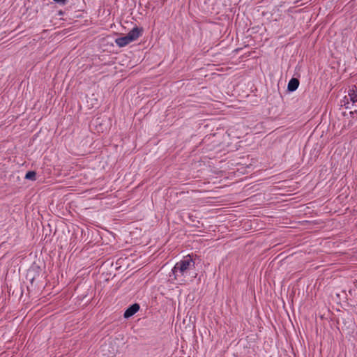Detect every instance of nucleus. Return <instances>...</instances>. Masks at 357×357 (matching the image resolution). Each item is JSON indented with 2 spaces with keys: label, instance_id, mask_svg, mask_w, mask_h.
<instances>
[{
  "label": "nucleus",
  "instance_id": "nucleus-6",
  "mask_svg": "<svg viewBox=\"0 0 357 357\" xmlns=\"http://www.w3.org/2000/svg\"><path fill=\"white\" fill-rule=\"evenodd\" d=\"M115 43L119 47H124L127 45H128L130 43V40L126 37V36H124L123 37L118 38L115 40Z\"/></svg>",
  "mask_w": 357,
  "mask_h": 357
},
{
  "label": "nucleus",
  "instance_id": "nucleus-4",
  "mask_svg": "<svg viewBox=\"0 0 357 357\" xmlns=\"http://www.w3.org/2000/svg\"><path fill=\"white\" fill-rule=\"evenodd\" d=\"M299 86V81L297 78H291L288 83L287 89L289 91H296Z\"/></svg>",
  "mask_w": 357,
  "mask_h": 357
},
{
  "label": "nucleus",
  "instance_id": "nucleus-7",
  "mask_svg": "<svg viewBox=\"0 0 357 357\" xmlns=\"http://www.w3.org/2000/svg\"><path fill=\"white\" fill-rule=\"evenodd\" d=\"M36 174L34 171H29L26 174L25 178L31 180V181H34V180H36Z\"/></svg>",
  "mask_w": 357,
  "mask_h": 357
},
{
  "label": "nucleus",
  "instance_id": "nucleus-1",
  "mask_svg": "<svg viewBox=\"0 0 357 357\" xmlns=\"http://www.w3.org/2000/svg\"><path fill=\"white\" fill-rule=\"evenodd\" d=\"M195 261L192 256L188 255L178 261L172 268V274L176 280L185 282L190 271L195 268Z\"/></svg>",
  "mask_w": 357,
  "mask_h": 357
},
{
  "label": "nucleus",
  "instance_id": "nucleus-8",
  "mask_svg": "<svg viewBox=\"0 0 357 357\" xmlns=\"http://www.w3.org/2000/svg\"><path fill=\"white\" fill-rule=\"evenodd\" d=\"M54 2L60 4V5H66L68 2V0H53Z\"/></svg>",
  "mask_w": 357,
  "mask_h": 357
},
{
  "label": "nucleus",
  "instance_id": "nucleus-3",
  "mask_svg": "<svg viewBox=\"0 0 357 357\" xmlns=\"http://www.w3.org/2000/svg\"><path fill=\"white\" fill-rule=\"evenodd\" d=\"M139 310V305L134 303L130 305L124 312L123 317L126 319H128L134 315Z\"/></svg>",
  "mask_w": 357,
  "mask_h": 357
},
{
  "label": "nucleus",
  "instance_id": "nucleus-9",
  "mask_svg": "<svg viewBox=\"0 0 357 357\" xmlns=\"http://www.w3.org/2000/svg\"><path fill=\"white\" fill-rule=\"evenodd\" d=\"M62 14H63L62 11H59V15H62Z\"/></svg>",
  "mask_w": 357,
  "mask_h": 357
},
{
  "label": "nucleus",
  "instance_id": "nucleus-5",
  "mask_svg": "<svg viewBox=\"0 0 357 357\" xmlns=\"http://www.w3.org/2000/svg\"><path fill=\"white\" fill-rule=\"evenodd\" d=\"M349 96L352 105L357 106V86H354V89L349 91Z\"/></svg>",
  "mask_w": 357,
  "mask_h": 357
},
{
  "label": "nucleus",
  "instance_id": "nucleus-2",
  "mask_svg": "<svg viewBox=\"0 0 357 357\" xmlns=\"http://www.w3.org/2000/svg\"><path fill=\"white\" fill-rule=\"evenodd\" d=\"M142 29L138 27H134L128 33L126 36L130 40V42H132L137 40L140 35L142 34Z\"/></svg>",
  "mask_w": 357,
  "mask_h": 357
}]
</instances>
